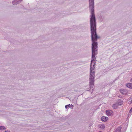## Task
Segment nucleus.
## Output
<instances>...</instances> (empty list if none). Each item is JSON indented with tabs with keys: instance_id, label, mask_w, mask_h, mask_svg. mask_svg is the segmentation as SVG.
I'll return each instance as SVG.
<instances>
[{
	"instance_id": "1a4fd4ad",
	"label": "nucleus",
	"mask_w": 132,
	"mask_h": 132,
	"mask_svg": "<svg viewBox=\"0 0 132 132\" xmlns=\"http://www.w3.org/2000/svg\"><path fill=\"white\" fill-rule=\"evenodd\" d=\"M99 128L101 129H103L105 127V126L104 124H100L99 125Z\"/></svg>"
},
{
	"instance_id": "f257e3e1",
	"label": "nucleus",
	"mask_w": 132,
	"mask_h": 132,
	"mask_svg": "<svg viewBox=\"0 0 132 132\" xmlns=\"http://www.w3.org/2000/svg\"><path fill=\"white\" fill-rule=\"evenodd\" d=\"M90 31L92 44V59L90 65V74L89 78V86L90 88L89 91L92 93L94 90L93 87L94 82V78L95 76V72L92 71L94 68L95 63L92 65V62L96 60V58L95 57V55L97 54V43L96 42L97 41V39L99 38L96 33V19L95 16L90 17Z\"/></svg>"
},
{
	"instance_id": "f3484780",
	"label": "nucleus",
	"mask_w": 132,
	"mask_h": 132,
	"mask_svg": "<svg viewBox=\"0 0 132 132\" xmlns=\"http://www.w3.org/2000/svg\"><path fill=\"white\" fill-rule=\"evenodd\" d=\"M98 132H102L101 131H98Z\"/></svg>"
},
{
	"instance_id": "2eb2a0df",
	"label": "nucleus",
	"mask_w": 132,
	"mask_h": 132,
	"mask_svg": "<svg viewBox=\"0 0 132 132\" xmlns=\"http://www.w3.org/2000/svg\"><path fill=\"white\" fill-rule=\"evenodd\" d=\"M130 81L132 82V78L130 79Z\"/></svg>"
},
{
	"instance_id": "4468645a",
	"label": "nucleus",
	"mask_w": 132,
	"mask_h": 132,
	"mask_svg": "<svg viewBox=\"0 0 132 132\" xmlns=\"http://www.w3.org/2000/svg\"><path fill=\"white\" fill-rule=\"evenodd\" d=\"M5 131V132H10V131H9V130H6Z\"/></svg>"
},
{
	"instance_id": "dca6fc26",
	"label": "nucleus",
	"mask_w": 132,
	"mask_h": 132,
	"mask_svg": "<svg viewBox=\"0 0 132 132\" xmlns=\"http://www.w3.org/2000/svg\"><path fill=\"white\" fill-rule=\"evenodd\" d=\"M130 102H131V103H132V99L130 101Z\"/></svg>"
},
{
	"instance_id": "0eeeda50",
	"label": "nucleus",
	"mask_w": 132,
	"mask_h": 132,
	"mask_svg": "<svg viewBox=\"0 0 132 132\" xmlns=\"http://www.w3.org/2000/svg\"><path fill=\"white\" fill-rule=\"evenodd\" d=\"M126 86L129 88L132 89V83H129L126 84Z\"/></svg>"
},
{
	"instance_id": "9b49d317",
	"label": "nucleus",
	"mask_w": 132,
	"mask_h": 132,
	"mask_svg": "<svg viewBox=\"0 0 132 132\" xmlns=\"http://www.w3.org/2000/svg\"><path fill=\"white\" fill-rule=\"evenodd\" d=\"M117 103L118 104V105H121L122 104V101L121 100H119L118 103Z\"/></svg>"
},
{
	"instance_id": "423d86ee",
	"label": "nucleus",
	"mask_w": 132,
	"mask_h": 132,
	"mask_svg": "<svg viewBox=\"0 0 132 132\" xmlns=\"http://www.w3.org/2000/svg\"><path fill=\"white\" fill-rule=\"evenodd\" d=\"M121 127L120 126L118 127L113 132H120Z\"/></svg>"
},
{
	"instance_id": "39448f33",
	"label": "nucleus",
	"mask_w": 132,
	"mask_h": 132,
	"mask_svg": "<svg viewBox=\"0 0 132 132\" xmlns=\"http://www.w3.org/2000/svg\"><path fill=\"white\" fill-rule=\"evenodd\" d=\"M108 118V117L103 116L101 118V120L102 121L105 122L107 120Z\"/></svg>"
},
{
	"instance_id": "a211bd4d",
	"label": "nucleus",
	"mask_w": 132,
	"mask_h": 132,
	"mask_svg": "<svg viewBox=\"0 0 132 132\" xmlns=\"http://www.w3.org/2000/svg\"><path fill=\"white\" fill-rule=\"evenodd\" d=\"M69 107H70V106H68Z\"/></svg>"
},
{
	"instance_id": "6e6552de",
	"label": "nucleus",
	"mask_w": 132,
	"mask_h": 132,
	"mask_svg": "<svg viewBox=\"0 0 132 132\" xmlns=\"http://www.w3.org/2000/svg\"><path fill=\"white\" fill-rule=\"evenodd\" d=\"M118 104L116 103L115 104H113L112 106V107L113 109H117L118 108Z\"/></svg>"
},
{
	"instance_id": "20e7f679",
	"label": "nucleus",
	"mask_w": 132,
	"mask_h": 132,
	"mask_svg": "<svg viewBox=\"0 0 132 132\" xmlns=\"http://www.w3.org/2000/svg\"><path fill=\"white\" fill-rule=\"evenodd\" d=\"M22 0H14L12 2L13 5L17 4L19 3Z\"/></svg>"
},
{
	"instance_id": "f8f14e48",
	"label": "nucleus",
	"mask_w": 132,
	"mask_h": 132,
	"mask_svg": "<svg viewBox=\"0 0 132 132\" xmlns=\"http://www.w3.org/2000/svg\"><path fill=\"white\" fill-rule=\"evenodd\" d=\"M5 129V128L3 126H1L0 127V130H4Z\"/></svg>"
},
{
	"instance_id": "7ed1b4c3",
	"label": "nucleus",
	"mask_w": 132,
	"mask_h": 132,
	"mask_svg": "<svg viewBox=\"0 0 132 132\" xmlns=\"http://www.w3.org/2000/svg\"><path fill=\"white\" fill-rule=\"evenodd\" d=\"M120 93L123 95H125L127 94V90L123 89H120Z\"/></svg>"
},
{
	"instance_id": "f03ea898",
	"label": "nucleus",
	"mask_w": 132,
	"mask_h": 132,
	"mask_svg": "<svg viewBox=\"0 0 132 132\" xmlns=\"http://www.w3.org/2000/svg\"><path fill=\"white\" fill-rule=\"evenodd\" d=\"M106 114L109 116H112L113 115V112L112 111L108 110L106 111Z\"/></svg>"
},
{
	"instance_id": "9d476101",
	"label": "nucleus",
	"mask_w": 132,
	"mask_h": 132,
	"mask_svg": "<svg viewBox=\"0 0 132 132\" xmlns=\"http://www.w3.org/2000/svg\"><path fill=\"white\" fill-rule=\"evenodd\" d=\"M69 106H70V107H69L70 108H71L72 109H73V106L72 105H70V104L66 105L65 106V108L66 109H67L68 107Z\"/></svg>"
},
{
	"instance_id": "ddd939ff",
	"label": "nucleus",
	"mask_w": 132,
	"mask_h": 132,
	"mask_svg": "<svg viewBox=\"0 0 132 132\" xmlns=\"http://www.w3.org/2000/svg\"><path fill=\"white\" fill-rule=\"evenodd\" d=\"M132 107L129 110V112L130 113H131L132 112Z\"/></svg>"
}]
</instances>
